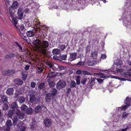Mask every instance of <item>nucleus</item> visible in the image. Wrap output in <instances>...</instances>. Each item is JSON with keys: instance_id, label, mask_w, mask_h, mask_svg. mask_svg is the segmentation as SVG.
<instances>
[{"instance_id": "f257e3e1", "label": "nucleus", "mask_w": 131, "mask_h": 131, "mask_svg": "<svg viewBox=\"0 0 131 131\" xmlns=\"http://www.w3.org/2000/svg\"><path fill=\"white\" fill-rule=\"evenodd\" d=\"M33 42L36 47L40 50L43 53L47 54L46 50L45 48H47L49 46V43L47 41L42 42L40 40L36 39L33 41Z\"/></svg>"}, {"instance_id": "f03ea898", "label": "nucleus", "mask_w": 131, "mask_h": 131, "mask_svg": "<svg viewBox=\"0 0 131 131\" xmlns=\"http://www.w3.org/2000/svg\"><path fill=\"white\" fill-rule=\"evenodd\" d=\"M46 110H47V108L43 106L38 105L35 107V111L36 113H37L45 111Z\"/></svg>"}, {"instance_id": "7ed1b4c3", "label": "nucleus", "mask_w": 131, "mask_h": 131, "mask_svg": "<svg viewBox=\"0 0 131 131\" xmlns=\"http://www.w3.org/2000/svg\"><path fill=\"white\" fill-rule=\"evenodd\" d=\"M131 102V98L129 99L128 97H127L126 99V101L125 102V104H127L126 105H124L121 107V108L122 110H125L126 107L129 106Z\"/></svg>"}, {"instance_id": "20e7f679", "label": "nucleus", "mask_w": 131, "mask_h": 131, "mask_svg": "<svg viewBox=\"0 0 131 131\" xmlns=\"http://www.w3.org/2000/svg\"><path fill=\"white\" fill-rule=\"evenodd\" d=\"M23 7L19 8L17 12V15L18 16V19H22L23 16Z\"/></svg>"}, {"instance_id": "39448f33", "label": "nucleus", "mask_w": 131, "mask_h": 131, "mask_svg": "<svg viewBox=\"0 0 131 131\" xmlns=\"http://www.w3.org/2000/svg\"><path fill=\"white\" fill-rule=\"evenodd\" d=\"M17 128L20 129V131H24L26 129L25 126L24 125L22 122L18 123L17 125Z\"/></svg>"}, {"instance_id": "423d86ee", "label": "nucleus", "mask_w": 131, "mask_h": 131, "mask_svg": "<svg viewBox=\"0 0 131 131\" xmlns=\"http://www.w3.org/2000/svg\"><path fill=\"white\" fill-rule=\"evenodd\" d=\"M10 17H11L12 19H11L10 17L9 18L12 23V24H13L15 27L17 29V28L16 26V25H17L18 21L17 18L16 17H14V16Z\"/></svg>"}, {"instance_id": "0eeeda50", "label": "nucleus", "mask_w": 131, "mask_h": 131, "mask_svg": "<svg viewBox=\"0 0 131 131\" xmlns=\"http://www.w3.org/2000/svg\"><path fill=\"white\" fill-rule=\"evenodd\" d=\"M12 108L16 112L17 110H19V107L18 106L16 103L14 102H12L11 104Z\"/></svg>"}, {"instance_id": "6e6552de", "label": "nucleus", "mask_w": 131, "mask_h": 131, "mask_svg": "<svg viewBox=\"0 0 131 131\" xmlns=\"http://www.w3.org/2000/svg\"><path fill=\"white\" fill-rule=\"evenodd\" d=\"M67 84L66 81L62 82L61 81H59L58 82L57 84V86L58 87L60 86L61 88H64L66 85Z\"/></svg>"}, {"instance_id": "1a4fd4ad", "label": "nucleus", "mask_w": 131, "mask_h": 131, "mask_svg": "<svg viewBox=\"0 0 131 131\" xmlns=\"http://www.w3.org/2000/svg\"><path fill=\"white\" fill-rule=\"evenodd\" d=\"M44 124L47 127L50 126L52 124L51 120L49 118H46L44 120Z\"/></svg>"}, {"instance_id": "9d476101", "label": "nucleus", "mask_w": 131, "mask_h": 131, "mask_svg": "<svg viewBox=\"0 0 131 131\" xmlns=\"http://www.w3.org/2000/svg\"><path fill=\"white\" fill-rule=\"evenodd\" d=\"M16 113L17 115L19 118L22 119L24 118V114L21 113L19 110H17V111L16 112Z\"/></svg>"}, {"instance_id": "9b49d317", "label": "nucleus", "mask_w": 131, "mask_h": 131, "mask_svg": "<svg viewBox=\"0 0 131 131\" xmlns=\"http://www.w3.org/2000/svg\"><path fill=\"white\" fill-rule=\"evenodd\" d=\"M25 28L24 26L21 25L19 29L18 32L19 35H22V34H25Z\"/></svg>"}, {"instance_id": "f8f14e48", "label": "nucleus", "mask_w": 131, "mask_h": 131, "mask_svg": "<svg viewBox=\"0 0 131 131\" xmlns=\"http://www.w3.org/2000/svg\"><path fill=\"white\" fill-rule=\"evenodd\" d=\"M17 55L14 53L7 54L4 56V58L5 59H10L12 58L16 57Z\"/></svg>"}, {"instance_id": "ddd939ff", "label": "nucleus", "mask_w": 131, "mask_h": 131, "mask_svg": "<svg viewBox=\"0 0 131 131\" xmlns=\"http://www.w3.org/2000/svg\"><path fill=\"white\" fill-rule=\"evenodd\" d=\"M14 83L18 85H21L23 83V81L20 79H16L14 81Z\"/></svg>"}, {"instance_id": "4468645a", "label": "nucleus", "mask_w": 131, "mask_h": 131, "mask_svg": "<svg viewBox=\"0 0 131 131\" xmlns=\"http://www.w3.org/2000/svg\"><path fill=\"white\" fill-rule=\"evenodd\" d=\"M77 53L75 52L71 53L70 54V59L71 60V61L74 60L76 59Z\"/></svg>"}, {"instance_id": "2eb2a0df", "label": "nucleus", "mask_w": 131, "mask_h": 131, "mask_svg": "<svg viewBox=\"0 0 131 131\" xmlns=\"http://www.w3.org/2000/svg\"><path fill=\"white\" fill-rule=\"evenodd\" d=\"M14 90L12 88H9L7 89L6 91V93L8 95H11L13 94Z\"/></svg>"}, {"instance_id": "dca6fc26", "label": "nucleus", "mask_w": 131, "mask_h": 131, "mask_svg": "<svg viewBox=\"0 0 131 131\" xmlns=\"http://www.w3.org/2000/svg\"><path fill=\"white\" fill-rule=\"evenodd\" d=\"M31 92H29V94L30 97L29 99L30 102L31 103H32L34 101L36 100V97H35V95H34L31 94H30Z\"/></svg>"}, {"instance_id": "f3484780", "label": "nucleus", "mask_w": 131, "mask_h": 131, "mask_svg": "<svg viewBox=\"0 0 131 131\" xmlns=\"http://www.w3.org/2000/svg\"><path fill=\"white\" fill-rule=\"evenodd\" d=\"M51 95L50 93H48L47 94L46 97V101L48 103L51 100L52 98Z\"/></svg>"}, {"instance_id": "a211bd4d", "label": "nucleus", "mask_w": 131, "mask_h": 131, "mask_svg": "<svg viewBox=\"0 0 131 131\" xmlns=\"http://www.w3.org/2000/svg\"><path fill=\"white\" fill-rule=\"evenodd\" d=\"M13 8L11 7H9L8 8V12H9L10 17H14V14L13 12Z\"/></svg>"}, {"instance_id": "6ab92c4d", "label": "nucleus", "mask_w": 131, "mask_h": 131, "mask_svg": "<svg viewBox=\"0 0 131 131\" xmlns=\"http://www.w3.org/2000/svg\"><path fill=\"white\" fill-rule=\"evenodd\" d=\"M52 52L54 54H59L60 53V51L58 49H54L52 50Z\"/></svg>"}, {"instance_id": "aec40b11", "label": "nucleus", "mask_w": 131, "mask_h": 131, "mask_svg": "<svg viewBox=\"0 0 131 131\" xmlns=\"http://www.w3.org/2000/svg\"><path fill=\"white\" fill-rule=\"evenodd\" d=\"M26 34L28 37H32L34 35L35 33L32 31H29L27 32Z\"/></svg>"}, {"instance_id": "412c9836", "label": "nucleus", "mask_w": 131, "mask_h": 131, "mask_svg": "<svg viewBox=\"0 0 131 131\" xmlns=\"http://www.w3.org/2000/svg\"><path fill=\"white\" fill-rule=\"evenodd\" d=\"M48 81L49 84V86L50 87H53L55 86V83L54 82L52 81L50 82L49 79H48Z\"/></svg>"}, {"instance_id": "4be33fe9", "label": "nucleus", "mask_w": 131, "mask_h": 131, "mask_svg": "<svg viewBox=\"0 0 131 131\" xmlns=\"http://www.w3.org/2000/svg\"><path fill=\"white\" fill-rule=\"evenodd\" d=\"M18 102L20 103H22L25 101V98L23 96H21L18 99Z\"/></svg>"}, {"instance_id": "5701e85b", "label": "nucleus", "mask_w": 131, "mask_h": 131, "mask_svg": "<svg viewBox=\"0 0 131 131\" xmlns=\"http://www.w3.org/2000/svg\"><path fill=\"white\" fill-rule=\"evenodd\" d=\"M26 111V113L28 115L31 114L33 112V110L31 108H27Z\"/></svg>"}, {"instance_id": "b1692460", "label": "nucleus", "mask_w": 131, "mask_h": 131, "mask_svg": "<svg viewBox=\"0 0 131 131\" xmlns=\"http://www.w3.org/2000/svg\"><path fill=\"white\" fill-rule=\"evenodd\" d=\"M18 3L17 1H15L13 2L12 5L10 7L14 9H15L18 7Z\"/></svg>"}, {"instance_id": "393cba45", "label": "nucleus", "mask_w": 131, "mask_h": 131, "mask_svg": "<svg viewBox=\"0 0 131 131\" xmlns=\"http://www.w3.org/2000/svg\"><path fill=\"white\" fill-rule=\"evenodd\" d=\"M27 108V106L25 104H23L20 107L21 110L23 112L26 111Z\"/></svg>"}, {"instance_id": "a878e982", "label": "nucleus", "mask_w": 131, "mask_h": 131, "mask_svg": "<svg viewBox=\"0 0 131 131\" xmlns=\"http://www.w3.org/2000/svg\"><path fill=\"white\" fill-rule=\"evenodd\" d=\"M59 68V66L57 64H53L52 68L53 70H58Z\"/></svg>"}, {"instance_id": "bb28decb", "label": "nucleus", "mask_w": 131, "mask_h": 131, "mask_svg": "<svg viewBox=\"0 0 131 131\" xmlns=\"http://www.w3.org/2000/svg\"><path fill=\"white\" fill-rule=\"evenodd\" d=\"M14 114V111L12 110H9L8 112V115L9 117L12 118V116Z\"/></svg>"}, {"instance_id": "cd10ccee", "label": "nucleus", "mask_w": 131, "mask_h": 131, "mask_svg": "<svg viewBox=\"0 0 131 131\" xmlns=\"http://www.w3.org/2000/svg\"><path fill=\"white\" fill-rule=\"evenodd\" d=\"M2 100L3 103H5L6 102H8L7 97L5 95H3L2 96Z\"/></svg>"}, {"instance_id": "c85d7f7f", "label": "nucleus", "mask_w": 131, "mask_h": 131, "mask_svg": "<svg viewBox=\"0 0 131 131\" xmlns=\"http://www.w3.org/2000/svg\"><path fill=\"white\" fill-rule=\"evenodd\" d=\"M55 75V74L53 72H51L49 73L47 76V77H50L51 78H54Z\"/></svg>"}, {"instance_id": "c756f323", "label": "nucleus", "mask_w": 131, "mask_h": 131, "mask_svg": "<svg viewBox=\"0 0 131 131\" xmlns=\"http://www.w3.org/2000/svg\"><path fill=\"white\" fill-rule=\"evenodd\" d=\"M6 124V126L10 128L12 125V122L10 120H8L7 121Z\"/></svg>"}, {"instance_id": "7c9ffc66", "label": "nucleus", "mask_w": 131, "mask_h": 131, "mask_svg": "<svg viewBox=\"0 0 131 131\" xmlns=\"http://www.w3.org/2000/svg\"><path fill=\"white\" fill-rule=\"evenodd\" d=\"M18 116H14V118L13 119V124H15V125L17 123V122L18 119Z\"/></svg>"}, {"instance_id": "2f4dec72", "label": "nucleus", "mask_w": 131, "mask_h": 131, "mask_svg": "<svg viewBox=\"0 0 131 131\" xmlns=\"http://www.w3.org/2000/svg\"><path fill=\"white\" fill-rule=\"evenodd\" d=\"M70 85L71 88H74L76 86V83L74 81L72 80L70 83Z\"/></svg>"}, {"instance_id": "473e14b6", "label": "nucleus", "mask_w": 131, "mask_h": 131, "mask_svg": "<svg viewBox=\"0 0 131 131\" xmlns=\"http://www.w3.org/2000/svg\"><path fill=\"white\" fill-rule=\"evenodd\" d=\"M9 108L7 104H4L3 106L2 110L3 111H6L8 110Z\"/></svg>"}, {"instance_id": "72a5a7b5", "label": "nucleus", "mask_w": 131, "mask_h": 131, "mask_svg": "<svg viewBox=\"0 0 131 131\" xmlns=\"http://www.w3.org/2000/svg\"><path fill=\"white\" fill-rule=\"evenodd\" d=\"M27 77V73L26 72L22 73V78L24 80H25Z\"/></svg>"}, {"instance_id": "f704fd0d", "label": "nucleus", "mask_w": 131, "mask_h": 131, "mask_svg": "<svg viewBox=\"0 0 131 131\" xmlns=\"http://www.w3.org/2000/svg\"><path fill=\"white\" fill-rule=\"evenodd\" d=\"M97 56V53L96 52H94L92 53L91 56L94 59H95L96 58Z\"/></svg>"}, {"instance_id": "c9c22d12", "label": "nucleus", "mask_w": 131, "mask_h": 131, "mask_svg": "<svg viewBox=\"0 0 131 131\" xmlns=\"http://www.w3.org/2000/svg\"><path fill=\"white\" fill-rule=\"evenodd\" d=\"M53 64L52 63V62L50 61H48L46 63V64L50 68H52Z\"/></svg>"}, {"instance_id": "e433bc0d", "label": "nucleus", "mask_w": 131, "mask_h": 131, "mask_svg": "<svg viewBox=\"0 0 131 131\" xmlns=\"http://www.w3.org/2000/svg\"><path fill=\"white\" fill-rule=\"evenodd\" d=\"M80 78L79 76H77L76 77V81L77 85H79L80 84Z\"/></svg>"}, {"instance_id": "4c0bfd02", "label": "nucleus", "mask_w": 131, "mask_h": 131, "mask_svg": "<svg viewBox=\"0 0 131 131\" xmlns=\"http://www.w3.org/2000/svg\"><path fill=\"white\" fill-rule=\"evenodd\" d=\"M57 93V91L55 89H53L51 93V95H55Z\"/></svg>"}, {"instance_id": "58836bf2", "label": "nucleus", "mask_w": 131, "mask_h": 131, "mask_svg": "<svg viewBox=\"0 0 131 131\" xmlns=\"http://www.w3.org/2000/svg\"><path fill=\"white\" fill-rule=\"evenodd\" d=\"M8 70H4L2 72V74L4 76H7L9 75Z\"/></svg>"}, {"instance_id": "ea45409f", "label": "nucleus", "mask_w": 131, "mask_h": 131, "mask_svg": "<svg viewBox=\"0 0 131 131\" xmlns=\"http://www.w3.org/2000/svg\"><path fill=\"white\" fill-rule=\"evenodd\" d=\"M91 81L90 85L91 86H92L95 84V79L94 78H92L91 79Z\"/></svg>"}, {"instance_id": "a19ab883", "label": "nucleus", "mask_w": 131, "mask_h": 131, "mask_svg": "<svg viewBox=\"0 0 131 131\" xmlns=\"http://www.w3.org/2000/svg\"><path fill=\"white\" fill-rule=\"evenodd\" d=\"M87 80L86 78H83L81 81V83L83 85L84 84L86 81Z\"/></svg>"}, {"instance_id": "79ce46f5", "label": "nucleus", "mask_w": 131, "mask_h": 131, "mask_svg": "<svg viewBox=\"0 0 131 131\" xmlns=\"http://www.w3.org/2000/svg\"><path fill=\"white\" fill-rule=\"evenodd\" d=\"M59 48L61 50H63L65 48V45H61L59 46Z\"/></svg>"}, {"instance_id": "37998d69", "label": "nucleus", "mask_w": 131, "mask_h": 131, "mask_svg": "<svg viewBox=\"0 0 131 131\" xmlns=\"http://www.w3.org/2000/svg\"><path fill=\"white\" fill-rule=\"evenodd\" d=\"M67 57V56L66 55H62L61 57V59L62 60H66Z\"/></svg>"}, {"instance_id": "c03bdc74", "label": "nucleus", "mask_w": 131, "mask_h": 131, "mask_svg": "<svg viewBox=\"0 0 131 131\" xmlns=\"http://www.w3.org/2000/svg\"><path fill=\"white\" fill-rule=\"evenodd\" d=\"M82 74L84 75H90L91 74L87 71H83L82 72Z\"/></svg>"}, {"instance_id": "a18cd8bd", "label": "nucleus", "mask_w": 131, "mask_h": 131, "mask_svg": "<svg viewBox=\"0 0 131 131\" xmlns=\"http://www.w3.org/2000/svg\"><path fill=\"white\" fill-rule=\"evenodd\" d=\"M36 85V83L35 82H32L30 84V86L32 88H34L35 87Z\"/></svg>"}, {"instance_id": "49530a36", "label": "nucleus", "mask_w": 131, "mask_h": 131, "mask_svg": "<svg viewBox=\"0 0 131 131\" xmlns=\"http://www.w3.org/2000/svg\"><path fill=\"white\" fill-rule=\"evenodd\" d=\"M9 75H12L14 73V71L12 70H8Z\"/></svg>"}, {"instance_id": "de8ad7c7", "label": "nucleus", "mask_w": 131, "mask_h": 131, "mask_svg": "<svg viewBox=\"0 0 131 131\" xmlns=\"http://www.w3.org/2000/svg\"><path fill=\"white\" fill-rule=\"evenodd\" d=\"M84 62L83 61L82 62L81 61H80L77 64V66H82L84 64Z\"/></svg>"}, {"instance_id": "09e8293b", "label": "nucleus", "mask_w": 131, "mask_h": 131, "mask_svg": "<svg viewBox=\"0 0 131 131\" xmlns=\"http://www.w3.org/2000/svg\"><path fill=\"white\" fill-rule=\"evenodd\" d=\"M45 84L44 83H42L40 84L39 87L40 89H42L44 87Z\"/></svg>"}, {"instance_id": "8fccbe9b", "label": "nucleus", "mask_w": 131, "mask_h": 131, "mask_svg": "<svg viewBox=\"0 0 131 131\" xmlns=\"http://www.w3.org/2000/svg\"><path fill=\"white\" fill-rule=\"evenodd\" d=\"M43 71V69L42 68H38L37 70V72L38 73H40L41 72H42Z\"/></svg>"}, {"instance_id": "3c124183", "label": "nucleus", "mask_w": 131, "mask_h": 131, "mask_svg": "<svg viewBox=\"0 0 131 131\" xmlns=\"http://www.w3.org/2000/svg\"><path fill=\"white\" fill-rule=\"evenodd\" d=\"M15 43L16 45H17L18 47H19V49L21 50H22V48L21 47L19 44L18 42H15Z\"/></svg>"}, {"instance_id": "603ef678", "label": "nucleus", "mask_w": 131, "mask_h": 131, "mask_svg": "<svg viewBox=\"0 0 131 131\" xmlns=\"http://www.w3.org/2000/svg\"><path fill=\"white\" fill-rule=\"evenodd\" d=\"M106 57V56L105 54H102L101 55V59H104Z\"/></svg>"}, {"instance_id": "864d4df0", "label": "nucleus", "mask_w": 131, "mask_h": 131, "mask_svg": "<svg viewBox=\"0 0 131 131\" xmlns=\"http://www.w3.org/2000/svg\"><path fill=\"white\" fill-rule=\"evenodd\" d=\"M128 113H127L126 112L124 113L122 115V118H124L126 116H127L128 115Z\"/></svg>"}, {"instance_id": "5fc2aeb1", "label": "nucleus", "mask_w": 131, "mask_h": 131, "mask_svg": "<svg viewBox=\"0 0 131 131\" xmlns=\"http://www.w3.org/2000/svg\"><path fill=\"white\" fill-rule=\"evenodd\" d=\"M36 125L35 124H33L31 126V128L32 129H34L36 127Z\"/></svg>"}, {"instance_id": "6e6d98bb", "label": "nucleus", "mask_w": 131, "mask_h": 131, "mask_svg": "<svg viewBox=\"0 0 131 131\" xmlns=\"http://www.w3.org/2000/svg\"><path fill=\"white\" fill-rule=\"evenodd\" d=\"M25 34H22V35H20L21 37H22L24 40H26L27 38L26 36H24Z\"/></svg>"}, {"instance_id": "4d7b16f0", "label": "nucleus", "mask_w": 131, "mask_h": 131, "mask_svg": "<svg viewBox=\"0 0 131 131\" xmlns=\"http://www.w3.org/2000/svg\"><path fill=\"white\" fill-rule=\"evenodd\" d=\"M58 69H58V70H62L64 69V67L62 66H59V68Z\"/></svg>"}, {"instance_id": "13d9d810", "label": "nucleus", "mask_w": 131, "mask_h": 131, "mask_svg": "<svg viewBox=\"0 0 131 131\" xmlns=\"http://www.w3.org/2000/svg\"><path fill=\"white\" fill-rule=\"evenodd\" d=\"M98 82L100 83H102L103 82V80H102L101 79H96Z\"/></svg>"}, {"instance_id": "bf43d9fd", "label": "nucleus", "mask_w": 131, "mask_h": 131, "mask_svg": "<svg viewBox=\"0 0 131 131\" xmlns=\"http://www.w3.org/2000/svg\"><path fill=\"white\" fill-rule=\"evenodd\" d=\"M30 66V65H26L25 68V69L26 70H28L29 69Z\"/></svg>"}, {"instance_id": "052dcab7", "label": "nucleus", "mask_w": 131, "mask_h": 131, "mask_svg": "<svg viewBox=\"0 0 131 131\" xmlns=\"http://www.w3.org/2000/svg\"><path fill=\"white\" fill-rule=\"evenodd\" d=\"M29 10V9L28 8H26L24 10V12L25 13H27L28 11Z\"/></svg>"}, {"instance_id": "680f3d73", "label": "nucleus", "mask_w": 131, "mask_h": 131, "mask_svg": "<svg viewBox=\"0 0 131 131\" xmlns=\"http://www.w3.org/2000/svg\"><path fill=\"white\" fill-rule=\"evenodd\" d=\"M92 62H93V64L91 65H90V66H93L94 65H95L96 64V61L93 60V61H92Z\"/></svg>"}, {"instance_id": "e2e57ef3", "label": "nucleus", "mask_w": 131, "mask_h": 131, "mask_svg": "<svg viewBox=\"0 0 131 131\" xmlns=\"http://www.w3.org/2000/svg\"><path fill=\"white\" fill-rule=\"evenodd\" d=\"M10 128L6 126V127L4 129V131H9Z\"/></svg>"}, {"instance_id": "0e129e2a", "label": "nucleus", "mask_w": 131, "mask_h": 131, "mask_svg": "<svg viewBox=\"0 0 131 131\" xmlns=\"http://www.w3.org/2000/svg\"><path fill=\"white\" fill-rule=\"evenodd\" d=\"M71 90V89L70 88H68L67 89V94H69L70 92V91Z\"/></svg>"}, {"instance_id": "69168bd1", "label": "nucleus", "mask_w": 131, "mask_h": 131, "mask_svg": "<svg viewBox=\"0 0 131 131\" xmlns=\"http://www.w3.org/2000/svg\"><path fill=\"white\" fill-rule=\"evenodd\" d=\"M76 73L77 74H80L82 73V72L80 70H78L76 71Z\"/></svg>"}, {"instance_id": "338daca9", "label": "nucleus", "mask_w": 131, "mask_h": 131, "mask_svg": "<svg viewBox=\"0 0 131 131\" xmlns=\"http://www.w3.org/2000/svg\"><path fill=\"white\" fill-rule=\"evenodd\" d=\"M118 63L116 62H115V65H116L117 66H118L120 65V63L119 62V60H118Z\"/></svg>"}, {"instance_id": "774afa93", "label": "nucleus", "mask_w": 131, "mask_h": 131, "mask_svg": "<svg viewBox=\"0 0 131 131\" xmlns=\"http://www.w3.org/2000/svg\"><path fill=\"white\" fill-rule=\"evenodd\" d=\"M53 58L56 60H58V57L57 56H55L53 57Z\"/></svg>"}]
</instances>
